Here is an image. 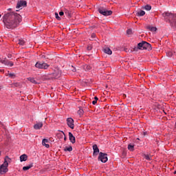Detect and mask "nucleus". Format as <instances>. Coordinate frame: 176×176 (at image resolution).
Returning <instances> with one entry per match:
<instances>
[{
  "instance_id": "f257e3e1",
  "label": "nucleus",
  "mask_w": 176,
  "mask_h": 176,
  "mask_svg": "<svg viewBox=\"0 0 176 176\" xmlns=\"http://www.w3.org/2000/svg\"><path fill=\"white\" fill-rule=\"evenodd\" d=\"M3 21L6 28H16L21 23V16L16 12H8L3 16Z\"/></svg>"
},
{
  "instance_id": "f03ea898",
  "label": "nucleus",
  "mask_w": 176,
  "mask_h": 176,
  "mask_svg": "<svg viewBox=\"0 0 176 176\" xmlns=\"http://www.w3.org/2000/svg\"><path fill=\"white\" fill-rule=\"evenodd\" d=\"M162 16L172 27H176V16L174 14L166 12L162 14Z\"/></svg>"
},
{
  "instance_id": "7ed1b4c3",
  "label": "nucleus",
  "mask_w": 176,
  "mask_h": 176,
  "mask_svg": "<svg viewBox=\"0 0 176 176\" xmlns=\"http://www.w3.org/2000/svg\"><path fill=\"white\" fill-rule=\"evenodd\" d=\"M11 160H12L9 157H6L3 164L0 166V174H5L6 173H8V166H9V163H10Z\"/></svg>"
},
{
  "instance_id": "20e7f679",
  "label": "nucleus",
  "mask_w": 176,
  "mask_h": 176,
  "mask_svg": "<svg viewBox=\"0 0 176 176\" xmlns=\"http://www.w3.org/2000/svg\"><path fill=\"white\" fill-rule=\"evenodd\" d=\"M140 50H152V46L146 41H142L138 43Z\"/></svg>"
},
{
  "instance_id": "39448f33",
  "label": "nucleus",
  "mask_w": 176,
  "mask_h": 176,
  "mask_svg": "<svg viewBox=\"0 0 176 176\" xmlns=\"http://www.w3.org/2000/svg\"><path fill=\"white\" fill-rule=\"evenodd\" d=\"M35 67L36 68H38V69H47L50 65L45 62L38 61L35 64Z\"/></svg>"
},
{
  "instance_id": "423d86ee",
  "label": "nucleus",
  "mask_w": 176,
  "mask_h": 176,
  "mask_svg": "<svg viewBox=\"0 0 176 176\" xmlns=\"http://www.w3.org/2000/svg\"><path fill=\"white\" fill-rule=\"evenodd\" d=\"M98 12H99V13H100V14H102L103 16H111V14H112L111 10H108L104 7L98 8Z\"/></svg>"
},
{
  "instance_id": "0eeeda50",
  "label": "nucleus",
  "mask_w": 176,
  "mask_h": 176,
  "mask_svg": "<svg viewBox=\"0 0 176 176\" xmlns=\"http://www.w3.org/2000/svg\"><path fill=\"white\" fill-rule=\"evenodd\" d=\"M108 155L104 153H100L98 156V160H100L102 163H107L108 162Z\"/></svg>"
},
{
  "instance_id": "6e6552de",
  "label": "nucleus",
  "mask_w": 176,
  "mask_h": 176,
  "mask_svg": "<svg viewBox=\"0 0 176 176\" xmlns=\"http://www.w3.org/2000/svg\"><path fill=\"white\" fill-rule=\"evenodd\" d=\"M27 1L24 0L18 1L16 3V9H23V8H26Z\"/></svg>"
},
{
  "instance_id": "1a4fd4ad",
  "label": "nucleus",
  "mask_w": 176,
  "mask_h": 176,
  "mask_svg": "<svg viewBox=\"0 0 176 176\" xmlns=\"http://www.w3.org/2000/svg\"><path fill=\"white\" fill-rule=\"evenodd\" d=\"M67 124L69 127H70V129H72V130H74V119H72V118H69L67 119Z\"/></svg>"
},
{
  "instance_id": "9d476101",
  "label": "nucleus",
  "mask_w": 176,
  "mask_h": 176,
  "mask_svg": "<svg viewBox=\"0 0 176 176\" xmlns=\"http://www.w3.org/2000/svg\"><path fill=\"white\" fill-rule=\"evenodd\" d=\"M92 148L94 150L93 155L97 156V155L100 153V149L98 148V146H97V144H94Z\"/></svg>"
},
{
  "instance_id": "9b49d317",
  "label": "nucleus",
  "mask_w": 176,
  "mask_h": 176,
  "mask_svg": "<svg viewBox=\"0 0 176 176\" xmlns=\"http://www.w3.org/2000/svg\"><path fill=\"white\" fill-rule=\"evenodd\" d=\"M69 140L72 144H75L76 140L75 138V136L72 134V133L69 132Z\"/></svg>"
},
{
  "instance_id": "f8f14e48",
  "label": "nucleus",
  "mask_w": 176,
  "mask_h": 176,
  "mask_svg": "<svg viewBox=\"0 0 176 176\" xmlns=\"http://www.w3.org/2000/svg\"><path fill=\"white\" fill-rule=\"evenodd\" d=\"M43 127V124L42 122H37L34 125V129L35 130H41Z\"/></svg>"
},
{
  "instance_id": "ddd939ff",
  "label": "nucleus",
  "mask_w": 176,
  "mask_h": 176,
  "mask_svg": "<svg viewBox=\"0 0 176 176\" xmlns=\"http://www.w3.org/2000/svg\"><path fill=\"white\" fill-rule=\"evenodd\" d=\"M60 75V71L56 70L52 74V78H54V79H58Z\"/></svg>"
},
{
  "instance_id": "4468645a",
  "label": "nucleus",
  "mask_w": 176,
  "mask_h": 176,
  "mask_svg": "<svg viewBox=\"0 0 176 176\" xmlns=\"http://www.w3.org/2000/svg\"><path fill=\"white\" fill-rule=\"evenodd\" d=\"M49 140L47 139H43L42 141V145L45 146V148H50V145L49 144Z\"/></svg>"
},
{
  "instance_id": "2eb2a0df",
  "label": "nucleus",
  "mask_w": 176,
  "mask_h": 176,
  "mask_svg": "<svg viewBox=\"0 0 176 176\" xmlns=\"http://www.w3.org/2000/svg\"><path fill=\"white\" fill-rule=\"evenodd\" d=\"M2 64H5L6 65H8V67H13V62L12 61H6V60H1Z\"/></svg>"
},
{
  "instance_id": "dca6fc26",
  "label": "nucleus",
  "mask_w": 176,
  "mask_h": 176,
  "mask_svg": "<svg viewBox=\"0 0 176 176\" xmlns=\"http://www.w3.org/2000/svg\"><path fill=\"white\" fill-rule=\"evenodd\" d=\"M136 16H138L139 17H142V16H145V11L144 10L138 11L136 13Z\"/></svg>"
},
{
  "instance_id": "f3484780",
  "label": "nucleus",
  "mask_w": 176,
  "mask_h": 176,
  "mask_svg": "<svg viewBox=\"0 0 176 176\" xmlns=\"http://www.w3.org/2000/svg\"><path fill=\"white\" fill-rule=\"evenodd\" d=\"M104 53H106V54H112V50L109 49V47H105L103 49Z\"/></svg>"
},
{
  "instance_id": "a211bd4d",
  "label": "nucleus",
  "mask_w": 176,
  "mask_h": 176,
  "mask_svg": "<svg viewBox=\"0 0 176 176\" xmlns=\"http://www.w3.org/2000/svg\"><path fill=\"white\" fill-rule=\"evenodd\" d=\"M27 159H28V156H27V155H25V154H23L20 156L21 162H26Z\"/></svg>"
},
{
  "instance_id": "6ab92c4d",
  "label": "nucleus",
  "mask_w": 176,
  "mask_h": 176,
  "mask_svg": "<svg viewBox=\"0 0 176 176\" xmlns=\"http://www.w3.org/2000/svg\"><path fill=\"white\" fill-rule=\"evenodd\" d=\"M32 167H34V164H30V165H28L27 166H23V171H27V170H30V168H31Z\"/></svg>"
},
{
  "instance_id": "aec40b11",
  "label": "nucleus",
  "mask_w": 176,
  "mask_h": 176,
  "mask_svg": "<svg viewBox=\"0 0 176 176\" xmlns=\"http://www.w3.org/2000/svg\"><path fill=\"white\" fill-rule=\"evenodd\" d=\"M143 157L146 159V160H152V156L149 154H144Z\"/></svg>"
},
{
  "instance_id": "412c9836",
  "label": "nucleus",
  "mask_w": 176,
  "mask_h": 176,
  "mask_svg": "<svg viewBox=\"0 0 176 176\" xmlns=\"http://www.w3.org/2000/svg\"><path fill=\"white\" fill-rule=\"evenodd\" d=\"M28 80H29V82H31V83H34V85H38V82H36V80H35V78H28Z\"/></svg>"
},
{
  "instance_id": "4be33fe9",
  "label": "nucleus",
  "mask_w": 176,
  "mask_h": 176,
  "mask_svg": "<svg viewBox=\"0 0 176 176\" xmlns=\"http://www.w3.org/2000/svg\"><path fill=\"white\" fill-rule=\"evenodd\" d=\"M65 152H72V146H65L64 148Z\"/></svg>"
},
{
  "instance_id": "5701e85b",
  "label": "nucleus",
  "mask_w": 176,
  "mask_h": 176,
  "mask_svg": "<svg viewBox=\"0 0 176 176\" xmlns=\"http://www.w3.org/2000/svg\"><path fill=\"white\" fill-rule=\"evenodd\" d=\"M7 76L9 77V78H11L12 79H14V78H16V74H14V73H8Z\"/></svg>"
},
{
  "instance_id": "b1692460",
  "label": "nucleus",
  "mask_w": 176,
  "mask_h": 176,
  "mask_svg": "<svg viewBox=\"0 0 176 176\" xmlns=\"http://www.w3.org/2000/svg\"><path fill=\"white\" fill-rule=\"evenodd\" d=\"M83 69L85 71H90V69H91V67L89 65H85Z\"/></svg>"
},
{
  "instance_id": "393cba45",
  "label": "nucleus",
  "mask_w": 176,
  "mask_h": 176,
  "mask_svg": "<svg viewBox=\"0 0 176 176\" xmlns=\"http://www.w3.org/2000/svg\"><path fill=\"white\" fill-rule=\"evenodd\" d=\"M142 9H144V10H151L152 9V6L150 5H146L142 7Z\"/></svg>"
},
{
  "instance_id": "a878e982",
  "label": "nucleus",
  "mask_w": 176,
  "mask_h": 176,
  "mask_svg": "<svg viewBox=\"0 0 176 176\" xmlns=\"http://www.w3.org/2000/svg\"><path fill=\"white\" fill-rule=\"evenodd\" d=\"M25 44V41H24L21 38L18 41V45H21V46H23Z\"/></svg>"
},
{
  "instance_id": "bb28decb",
  "label": "nucleus",
  "mask_w": 176,
  "mask_h": 176,
  "mask_svg": "<svg viewBox=\"0 0 176 176\" xmlns=\"http://www.w3.org/2000/svg\"><path fill=\"white\" fill-rule=\"evenodd\" d=\"M128 149L129 151H131V152H133V151H134V145L130 144L128 145Z\"/></svg>"
},
{
  "instance_id": "cd10ccee",
  "label": "nucleus",
  "mask_w": 176,
  "mask_h": 176,
  "mask_svg": "<svg viewBox=\"0 0 176 176\" xmlns=\"http://www.w3.org/2000/svg\"><path fill=\"white\" fill-rule=\"evenodd\" d=\"M83 113H85V111H83V109H80L78 111V114L80 116H82L83 115Z\"/></svg>"
},
{
  "instance_id": "c85d7f7f",
  "label": "nucleus",
  "mask_w": 176,
  "mask_h": 176,
  "mask_svg": "<svg viewBox=\"0 0 176 176\" xmlns=\"http://www.w3.org/2000/svg\"><path fill=\"white\" fill-rule=\"evenodd\" d=\"M127 35H133V30L131 29H128L126 30Z\"/></svg>"
},
{
  "instance_id": "c756f323",
  "label": "nucleus",
  "mask_w": 176,
  "mask_h": 176,
  "mask_svg": "<svg viewBox=\"0 0 176 176\" xmlns=\"http://www.w3.org/2000/svg\"><path fill=\"white\" fill-rule=\"evenodd\" d=\"M55 17L57 20H61V17L58 16V13L55 12Z\"/></svg>"
},
{
  "instance_id": "7c9ffc66",
  "label": "nucleus",
  "mask_w": 176,
  "mask_h": 176,
  "mask_svg": "<svg viewBox=\"0 0 176 176\" xmlns=\"http://www.w3.org/2000/svg\"><path fill=\"white\" fill-rule=\"evenodd\" d=\"M138 50H140V48H139L138 44V47H135L132 52H138Z\"/></svg>"
},
{
  "instance_id": "2f4dec72",
  "label": "nucleus",
  "mask_w": 176,
  "mask_h": 176,
  "mask_svg": "<svg viewBox=\"0 0 176 176\" xmlns=\"http://www.w3.org/2000/svg\"><path fill=\"white\" fill-rule=\"evenodd\" d=\"M149 30H150V31H156V28H155V27H149Z\"/></svg>"
},
{
  "instance_id": "473e14b6",
  "label": "nucleus",
  "mask_w": 176,
  "mask_h": 176,
  "mask_svg": "<svg viewBox=\"0 0 176 176\" xmlns=\"http://www.w3.org/2000/svg\"><path fill=\"white\" fill-rule=\"evenodd\" d=\"M65 14H66V16H69V17L71 16V13H69V11L65 12Z\"/></svg>"
},
{
  "instance_id": "72a5a7b5",
  "label": "nucleus",
  "mask_w": 176,
  "mask_h": 176,
  "mask_svg": "<svg viewBox=\"0 0 176 176\" xmlns=\"http://www.w3.org/2000/svg\"><path fill=\"white\" fill-rule=\"evenodd\" d=\"M59 15H60V16H64V12L60 11V12H59Z\"/></svg>"
},
{
  "instance_id": "f704fd0d",
  "label": "nucleus",
  "mask_w": 176,
  "mask_h": 176,
  "mask_svg": "<svg viewBox=\"0 0 176 176\" xmlns=\"http://www.w3.org/2000/svg\"><path fill=\"white\" fill-rule=\"evenodd\" d=\"M91 36L92 39H93L94 38H96V34L93 33V34L91 35Z\"/></svg>"
},
{
  "instance_id": "c9c22d12",
  "label": "nucleus",
  "mask_w": 176,
  "mask_h": 176,
  "mask_svg": "<svg viewBox=\"0 0 176 176\" xmlns=\"http://www.w3.org/2000/svg\"><path fill=\"white\" fill-rule=\"evenodd\" d=\"M92 104L93 105H96L97 104V100H93Z\"/></svg>"
},
{
  "instance_id": "e433bc0d",
  "label": "nucleus",
  "mask_w": 176,
  "mask_h": 176,
  "mask_svg": "<svg viewBox=\"0 0 176 176\" xmlns=\"http://www.w3.org/2000/svg\"><path fill=\"white\" fill-rule=\"evenodd\" d=\"M41 58H47L45 55H42Z\"/></svg>"
},
{
  "instance_id": "4c0bfd02",
  "label": "nucleus",
  "mask_w": 176,
  "mask_h": 176,
  "mask_svg": "<svg viewBox=\"0 0 176 176\" xmlns=\"http://www.w3.org/2000/svg\"><path fill=\"white\" fill-rule=\"evenodd\" d=\"M95 101H98V98H97L96 96L94 98Z\"/></svg>"
},
{
  "instance_id": "58836bf2",
  "label": "nucleus",
  "mask_w": 176,
  "mask_h": 176,
  "mask_svg": "<svg viewBox=\"0 0 176 176\" xmlns=\"http://www.w3.org/2000/svg\"><path fill=\"white\" fill-rule=\"evenodd\" d=\"M87 50H91V47H87Z\"/></svg>"
},
{
  "instance_id": "ea45409f",
  "label": "nucleus",
  "mask_w": 176,
  "mask_h": 176,
  "mask_svg": "<svg viewBox=\"0 0 176 176\" xmlns=\"http://www.w3.org/2000/svg\"><path fill=\"white\" fill-rule=\"evenodd\" d=\"M10 57H12V55H8V58H10Z\"/></svg>"
},
{
  "instance_id": "a19ab883",
  "label": "nucleus",
  "mask_w": 176,
  "mask_h": 176,
  "mask_svg": "<svg viewBox=\"0 0 176 176\" xmlns=\"http://www.w3.org/2000/svg\"><path fill=\"white\" fill-rule=\"evenodd\" d=\"M64 140H65V141H67V137H65V138H64Z\"/></svg>"
},
{
  "instance_id": "79ce46f5",
  "label": "nucleus",
  "mask_w": 176,
  "mask_h": 176,
  "mask_svg": "<svg viewBox=\"0 0 176 176\" xmlns=\"http://www.w3.org/2000/svg\"><path fill=\"white\" fill-rule=\"evenodd\" d=\"M124 52H127V48L124 49Z\"/></svg>"
},
{
  "instance_id": "37998d69",
  "label": "nucleus",
  "mask_w": 176,
  "mask_h": 176,
  "mask_svg": "<svg viewBox=\"0 0 176 176\" xmlns=\"http://www.w3.org/2000/svg\"><path fill=\"white\" fill-rule=\"evenodd\" d=\"M1 17H2V15H1V14H0V18H1Z\"/></svg>"
},
{
  "instance_id": "c03bdc74",
  "label": "nucleus",
  "mask_w": 176,
  "mask_h": 176,
  "mask_svg": "<svg viewBox=\"0 0 176 176\" xmlns=\"http://www.w3.org/2000/svg\"><path fill=\"white\" fill-rule=\"evenodd\" d=\"M174 174H176V170L174 172Z\"/></svg>"
},
{
  "instance_id": "a18cd8bd",
  "label": "nucleus",
  "mask_w": 176,
  "mask_h": 176,
  "mask_svg": "<svg viewBox=\"0 0 176 176\" xmlns=\"http://www.w3.org/2000/svg\"><path fill=\"white\" fill-rule=\"evenodd\" d=\"M8 10H10V8H8Z\"/></svg>"
},
{
  "instance_id": "49530a36",
  "label": "nucleus",
  "mask_w": 176,
  "mask_h": 176,
  "mask_svg": "<svg viewBox=\"0 0 176 176\" xmlns=\"http://www.w3.org/2000/svg\"><path fill=\"white\" fill-rule=\"evenodd\" d=\"M0 72H2V71H1V70H0Z\"/></svg>"
},
{
  "instance_id": "de8ad7c7",
  "label": "nucleus",
  "mask_w": 176,
  "mask_h": 176,
  "mask_svg": "<svg viewBox=\"0 0 176 176\" xmlns=\"http://www.w3.org/2000/svg\"><path fill=\"white\" fill-rule=\"evenodd\" d=\"M0 156H1V151H0Z\"/></svg>"
}]
</instances>
